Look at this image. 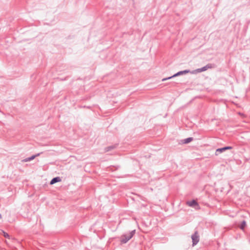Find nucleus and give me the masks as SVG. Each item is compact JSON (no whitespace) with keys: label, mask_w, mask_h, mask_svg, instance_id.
Returning <instances> with one entry per match:
<instances>
[{"label":"nucleus","mask_w":250,"mask_h":250,"mask_svg":"<svg viewBox=\"0 0 250 250\" xmlns=\"http://www.w3.org/2000/svg\"><path fill=\"white\" fill-rule=\"evenodd\" d=\"M190 72V70H183V71H179L177 73H175V74H174L173 75L170 76V77H167V78H164L162 79V81L164 82V81H165L166 80H169L171 78H174V77H177V76H180V75H183V74H186Z\"/></svg>","instance_id":"1"},{"label":"nucleus","mask_w":250,"mask_h":250,"mask_svg":"<svg viewBox=\"0 0 250 250\" xmlns=\"http://www.w3.org/2000/svg\"><path fill=\"white\" fill-rule=\"evenodd\" d=\"M191 239L192 246H194L197 245L199 241V235H198L197 231H195V232L191 235Z\"/></svg>","instance_id":"2"},{"label":"nucleus","mask_w":250,"mask_h":250,"mask_svg":"<svg viewBox=\"0 0 250 250\" xmlns=\"http://www.w3.org/2000/svg\"><path fill=\"white\" fill-rule=\"evenodd\" d=\"M187 204L192 208H194L195 209H199V205L198 202L195 200H192L191 201H188Z\"/></svg>","instance_id":"3"},{"label":"nucleus","mask_w":250,"mask_h":250,"mask_svg":"<svg viewBox=\"0 0 250 250\" xmlns=\"http://www.w3.org/2000/svg\"><path fill=\"white\" fill-rule=\"evenodd\" d=\"M232 148V147L230 146H227L223 147L217 148L215 151V155H218L220 153H222L227 150L231 149Z\"/></svg>","instance_id":"4"},{"label":"nucleus","mask_w":250,"mask_h":250,"mask_svg":"<svg viewBox=\"0 0 250 250\" xmlns=\"http://www.w3.org/2000/svg\"><path fill=\"white\" fill-rule=\"evenodd\" d=\"M132 238L131 235H124L122 236L121 238V242L122 244H125L127 243Z\"/></svg>","instance_id":"5"},{"label":"nucleus","mask_w":250,"mask_h":250,"mask_svg":"<svg viewBox=\"0 0 250 250\" xmlns=\"http://www.w3.org/2000/svg\"><path fill=\"white\" fill-rule=\"evenodd\" d=\"M211 67H212V64H208L206 66H204V67H203L202 68L197 69L196 70V71L198 72H201L205 71L207 70L208 68H210Z\"/></svg>","instance_id":"6"},{"label":"nucleus","mask_w":250,"mask_h":250,"mask_svg":"<svg viewBox=\"0 0 250 250\" xmlns=\"http://www.w3.org/2000/svg\"><path fill=\"white\" fill-rule=\"evenodd\" d=\"M41 153H42V152L37 153V154L32 155V156H31L30 157L25 158L24 159H23L22 160V162H27L30 161L31 160H33L34 159H35L36 157L39 156Z\"/></svg>","instance_id":"7"},{"label":"nucleus","mask_w":250,"mask_h":250,"mask_svg":"<svg viewBox=\"0 0 250 250\" xmlns=\"http://www.w3.org/2000/svg\"><path fill=\"white\" fill-rule=\"evenodd\" d=\"M117 145L116 144V145H112V146H108L107 147H106L104 148V151L105 152H108V151H109L112 149H115V148L117 147Z\"/></svg>","instance_id":"8"},{"label":"nucleus","mask_w":250,"mask_h":250,"mask_svg":"<svg viewBox=\"0 0 250 250\" xmlns=\"http://www.w3.org/2000/svg\"><path fill=\"white\" fill-rule=\"evenodd\" d=\"M61 181V179L60 177H56L55 178H53L50 181V184L51 185H53L54 184H55L57 182H59Z\"/></svg>","instance_id":"9"},{"label":"nucleus","mask_w":250,"mask_h":250,"mask_svg":"<svg viewBox=\"0 0 250 250\" xmlns=\"http://www.w3.org/2000/svg\"><path fill=\"white\" fill-rule=\"evenodd\" d=\"M193 140L192 137H188L186 138L183 140V143L184 144H188L191 142Z\"/></svg>","instance_id":"10"},{"label":"nucleus","mask_w":250,"mask_h":250,"mask_svg":"<svg viewBox=\"0 0 250 250\" xmlns=\"http://www.w3.org/2000/svg\"><path fill=\"white\" fill-rule=\"evenodd\" d=\"M246 226V222L245 220H243L240 225V228L243 230L245 227Z\"/></svg>","instance_id":"11"},{"label":"nucleus","mask_w":250,"mask_h":250,"mask_svg":"<svg viewBox=\"0 0 250 250\" xmlns=\"http://www.w3.org/2000/svg\"><path fill=\"white\" fill-rule=\"evenodd\" d=\"M2 233H3L4 237L9 238V235L7 233L4 232V231H2Z\"/></svg>","instance_id":"12"},{"label":"nucleus","mask_w":250,"mask_h":250,"mask_svg":"<svg viewBox=\"0 0 250 250\" xmlns=\"http://www.w3.org/2000/svg\"><path fill=\"white\" fill-rule=\"evenodd\" d=\"M135 232V230H132V231L129 233V234H128V235H132V236H133V235L134 234Z\"/></svg>","instance_id":"13"},{"label":"nucleus","mask_w":250,"mask_h":250,"mask_svg":"<svg viewBox=\"0 0 250 250\" xmlns=\"http://www.w3.org/2000/svg\"><path fill=\"white\" fill-rule=\"evenodd\" d=\"M1 218V214H0V219Z\"/></svg>","instance_id":"14"}]
</instances>
